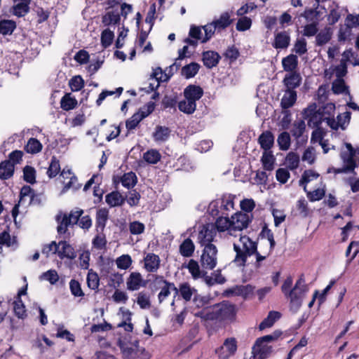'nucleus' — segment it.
Instances as JSON below:
<instances>
[{
	"label": "nucleus",
	"mask_w": 359,
	"mask_h": 359,
	"mask_svg": "<svg viewBox=\"0 0 359 359\" xmlns=\"http://www.w3.org/2000/svg\"><path fill=\"white\" fill-rule=\"evenodd\" d=\"M233 250L236 256L233 262L237 266H244L248 257L253 255L256 257V266L259 267L261 262L264 260L266 255H262L257 252V245L256 242L252 241L248 236H241L238 243H233Z\"/></svg>",
	"instance_id": "1"
},
{
	"label": "nucleus",
	"mask_w": 359,
	"mask_h": 359,
	"mask_svg": "<svg viewBox=\"0 0 359 359\" xmlns=\"http://www.w3.org/2000/svg\"><path fill=\"white\" fill-rule=\"evenodd\" d=\"M128 334L118 338L117 344L119 346L123 359H149L150 355L143 347L139 346L137 341L133 342L128 340Z\"/></svg>",
	"instance_id": "2"
},
{
	"label": "nucleus",
	"mask_w": 359,
	"mask_h": 359,
	"mask_svg": "<svg viewBox=\"0 0 359 359\" xmlns=\"http://www.w3.org/2000/svg\"><path fill=\"white\" fill-rule=\"evenodd\" d=\"M308 292V287L305 283L303 276H301L296 282L294 287L289 292L290 307L294 311H297L302 306L303 298Z\"/></svg>",
	"instance_id": "3"
},
{
	"label": "nucleus",
	"mask_w": 359,
	"mask_h": 359,
	"mask_svg": "<svg viewBox=\"0 0 359 359\" xmlns=\"http://www.w3.org/2000/svg\"><path fill=\"white\" fill-rule=\"evenodd\" d=\"M217 248L215 245H210L203 248L201 256V264L203 268L212 270L217 264Z\"/></svg>",
	"instance_id": "4"
},
{
	"label": "nucleus",
	"mask_w": 359,
	"mask_h": 359,
	"mask_svg": "<svg viewBox=\"0 0 359 359\" xmlns=\"http://www.w3.org/2000/svg\"><path fill=\"white\" fill-rule=\"evenodd\" d=\"M252 215L250 213L237 212L231 217V229L233 236H236V233L246 229L251 222Z\"/></svg>",
	"instance_id": "5"
},
{
	"label": "nucleus",
	"mask_w": 359,
	"mask_h": 359,
	"mask_svg": "<svg viewBox=\"0 0 359 359\" xmlns=\"http://www.w3.org/2000/svg\"><path fill=\"white\" fill-rule=\"evenodd\" d=\"M346 149L342 151L341 153V158L343 161V167L339 170L341 172H352L356 167V163L354 160L355 150L349 143L346 144Z\"/></svg>",
	"instance_id": "6"
},
{
	"label": "nucleus",
	"mask_w": 359,
	"mask_h": 359,
	"mask_svg": "<svg viewBox=\"0 0 359 359\" xmlns=\"http://www.w3.org/2000/svg\"><path fill=\"white\" fill-rule=\"evenodd\" d=\"M216 235L215 227L212 224H207L203 226L202 229L199 231L198 236V241L201 247H205L210 245H214L212 241Z\"/></svg>",
	"instance_id": "7"
},
{
	"label": "nucleus",
	"mask_w": 359,
	"mask_h": 359,
	"mask_svg": "<svg viewBox=\"0 0 359 359\" xmlns=\"http://www.w3.org/2000/svg\"><path fill=\"white\" fill-rule=\"evenodd\" d=\"M316 105L314 104L304 109V114L308 118V125L311 128H318L323 121L322 113L316 110Z\"/></svg>",
	"instance_id": "8"
},
{
	"label": "nucleus",
	"mask_w": 359,
	"mask_h": 359,
	"mask_svg": "<svg viewBox=\"0 0 359 359\" xmlns=\"http://www.w3.org/2000/svg\"><path fill=\"white\" fill-rule=\"evenodd\" d=\"M154 283L161 288L158 299L159 303H161L170 294V287L173 286V283L167 281L161 276H156L154 278Z\"/></svg>",
	"instance_id": "9"
},
{
	"label": "nucleus",
	"mask_w": 359,
	"mask_h": 359,
	"mask_svg": "<svg viewBox=\"0 0 359 359\" xmlns=\"http://www.w3.org/2000/svg\"><path fill=\"white\" fill-rule=\"evenodd\" d=\"M147 281L140 272H132L126 280V287L129 291H137L145 287Z\"/></svg>",
	"instance_id": "10"
},
{
	"label": "nucleus",
	"mask_w": 359,
	"mask_h": 359,
	"mask_svg": "<svg viewBox=\"0 0 359 359\" xmlns=\"http://www.w3.org/2000/svg\"><path fill=\"white\" fill-rule=\"evenodd\" d=\"M302 78L299 73L293 72L285 74L283 83L286 90H295L302 83Z\"/></svg>",
	"instance_id": "11"
},
{
	"label": "nucleus",
	"mask_w": 359,
	"mask_h": 359,
	"mask_svg": "<svg viewBox=\"0 0 359 359\" xmlns=\"http://www.w3.org/2000/svg\"><path fill=\"white\" fill-rule=\"evenodd\" d=\"M160 258L154 253H148L144 257V268L147 272L154 273L160 267Z\"/></svg>",
	"instance_id": "12"
},
{
	"label": "nucleus",
	"mask_w": 359,
	"mask_h": 359,
	"mask_svg": "<svg viewBox=\"0 0 359 359\" xmlns=\"http://www.w3.org/2000/svg\"><path fill=\"white\" fill-rule=\"evenodd\" d=\"M57 246H59L57 255L59 256L60 259L67 258L70 259H74L76 257V253L74 251V249L72 248L71 245H69L66 241H60L57 243Z\"/></svg>",
	"instance_id": "13"
},
{
	"label": "nucleus",
	"mask_w": 359,
	"mask_h": 359,
	"mask_svg": "<svg viewBox=\"0 0 359 359\" xmlns=\"http://www.w3.org/2000/svg\"><path fill=\"white\" fill-rule=\"evenodd\" d=\"M202 27L191 25L189 33V38H187L184 42L192 46H196L198 41L202 43Z\"/></svg>",
	"instance_id": "14"
},
{
	"label": "nucleus",
	"mask_w": 359,
	"mask_h": 359,
	"mask_svg": "<svg viewBox=\"0 0 359 359\" xmlns=\"http://www.w3.org/2000/svg\"><path fill=\"white\" fill-rule=\"evenodd\" d=\"M272 351L271 346L268 344H261L260 346L257 345V341L252 348V354L254 359H265Z\"/></svg>",
	"instance_id": "15"
},
{
	"label": "nucleus",
	"mask_w": 359,
	"mask_h": 359,
	"mask_svg": "<svg viewBox=\"0 0 359 359\" xmlns=\"http://www.w3.org/2000/svg\"><path fill=\"white\" fill-rule=\"evenodd\" d=\"M218 320L230 318L234 312V307L231 304L222 303L216 304Z\"/></svg>",
	"instance_id": "16"
},
{
	"label": "nucleus",
	"mask_w": 359,
	"mask_h": 359,
	"mask_svg": "<svg viewBox=\"0 0 359 359\" xmlns=\"http://www.w3.org/2000/svg\"><path fill=\"white\" fill-rule=\"evenodd\" d=\"M56 220L57 222V231L59 235H64V238H66L69 236V233L67 232L68 227L72 226L71 224H69V221L67 217V214H60L57 215Z\"/></svg>",
	"instance_id": "17"
},
{
	"label": "nucleus",
	"mask_w": 359,
	"mask_h": 359,
	"mask_svg": "<svg viewBox=\"0 0 359 359\" xmlns=\"http://www.w3.org/2000/svg\"><path fill=\"white\" fill-rule=\"evenodd\" d=\"M212 22L216 27L217 32H220L233 22V19L231 18L230 13L224 12L219 15L218 19H215Z\"/></svg>",
	"instance_id": "18"
},
{
	"label": "nucleus",
	"mask_w": 359,
	"mask_h": 359,
	"mask_svg": "<svg viewBox=\"0 0 359 359\" xmlns=\"http://www.w3.org/2000/svg\"><path fill=\"white\" fill-rule=\"evenodd\" d=\"M216 304L206 306L195 313V316L206 320H218Z\"/></svg>",
	"instance_id": "19"
},
{
	"label": "nucleus",
	"mask_w": 359,
	"mask_h": 359,
	"mask_svg": "<svg viewBox=\"0 0 359 359\" xmlns=\"http://www.w3.org/2000/svg\"><path fill=\"white\" fill-rule=\"evenodd\" d=\"M297 92L295 90H285L280 101V106L286 109L292 107L297 101Z\"/></svg>",
	"instance_id": "20"
},
{
	"label": "nucleus",
	"mask_w": 359,
	"mask_h": 359,
	"mask_svg": "<svg viewBox=\"0 0 359 359\" xmlns=\"http://www.w3.org/2000/svg\"><path fill=\"white\" fill-rule=\"evenodd\" d=\"M219 55L215 51L208 50L203 53V65L208 69H211L219 63Z\"/></svg>",
	"instance_id": "21"
},
{
	"label": "nucleus",
	"mask_w": 359,
	"mask_h": 359,
	"mask_svg": "<svg viewBox=\"0 0 359 359\" xmlns=\"http://www.w3.org/2000/svg\"><path fill=\"white\" fill-rule=\"evenodd\" d=\"M214 227H215V229H216L218 232L227 231L229 235L233 236V231H232V230H231V218H229L226 217H218L215 221Z\"/></svg>",
	"instance_id": "22"
},
{
	"label": "nucleus",
	"mask_w": 359,
	"mask_h": 359,
	"mask_svg": "<svg viewBox=\"0 0 359 359\" xmlns=\"http://www.w3.org/2000/svg\"><path fill=\"white\" fill-rule=\"evenodd\" d=\"M184 94L185 98L189 99L196 103V100H198L203 96V91L199 86L190 85L185 88Z\"/></svg>",
	"instance_id": "23"
},
{
	"label": "nucleus",
	"mask_w": 359,
	"mask_h": 359,
	"mask_svg": "<svg viewBox=\"0 0 359 359\" xmlns=\"http://www.w3.org/2000/svg\"><path fill=\"white\" fill-rule=\"evenodd\" d=\"M258 142L264 151H267L273 144L274 136L271 132L266 130L259 135Z\"/></svg>",
	"instance_id": "24"
},
{
	"label": "nucleus",
	"mask_w": 359,
	"mask_h": 359,
	"mask_svg": "<svg viewBox=\"0 0 359 359\" xmlns=\"http://www.w3.org/2000/svg\"><path fill=\"white\" fill-rule=\"evenodd\" d=\"M283 68L285 72L289 73L296 72V69L298 66V58L297 56L293 54H290L282 60Z\"/></svg>",
	"instance_id": "25"
},
{
	"label": "nucleus",
	"mask_w": 359,
	"mask_h": 359,
	"mask_svg": "<svg viewBox=\"0 0 359 359\" xmlns=\"http://www.w3.org/2000/svg\"><path fill=\"white\" fill-rule=\"evenodd\" d=\"M290 42V36L287 32H280L275 36L273 47L275 48H286Z\"/></svg>",
	"instance_id": "26"
},
{
	"label": "nucleus",
	"mask_w": 359,
	"mask_h": 359,
	"mask_svg": "<svg viewBox=\"0 0 359 359\" xmlns=\"http://www.w3.org/2000/svg\"><path fill=\"white\" fill-rule=\"evenodd\" d=\"M14 173V164L10 161H4L0 163V179L11 178Z\"/></svg>",
	"instance_id": "27"
},
{
	"label": "nucleus",
	"mask_w": 359,
	"mask_h": 359,
	"mask_svg": "<svg viewBox=\"0 0 359 359\" xmlns=\"http://www.w3.org/2000/svg\"><path fill=\"white\" fill-rule=\"evenodd\" d=\"M187 269L194 280L203 277L206 272L200 269L198 263L194 259H190L187 264Z\"/></svg>",
	"instance_id": "28"
},
{
	"label": "nucleus",
	"mask_w": 359,
	"mask_h": 359,
	"mask_svg": "<svg viewBox=\"0 0 359 359\" xmlns=\"http://www.w3.org/2000/svg\"><path fill=\"white\" fill-rule=\"evenodd\" d=\"M105 201L110 207H116L121 205L125 198L119 192L113 191L105 196Z\"/></svg>",
	"instance_id": "29"
},
{
	"label": "nucleus",
	"mask_w": 359,
	"mask_h": 359,
	"mask_svg": "<svg viewBox=\"0 0 359 359\" xmlns=\"http://www.w3.org/2000/svg\"><path fill=\"white\" fill-rule=\"evenodd\" d=\"M180 296L186 302H189L197 293V290L191 287L188 283L180 284Z\"/></svg>",
	"instance_id": "30"
},
{
	"label": "nucleus",
	"mask_w": 359,
	"mask_h": 359,
	"mask_svg": "<svg viewBox=\"0 0 359 359\" xmlns=\"http://www.w3.org/2000/svg\"><path fill=\"white\" fill-rule=\"evenodd\" d=\"M280 318V313L278 311H270L266 318L259 324V328L263 330L273 326L274 323Z\"/></svg>",
	"instance_id": "31"
},
{
	"label": "nucleus",
	"mask_w": 359,
	"mask_h": 359,
	"mask_svg": "<svg viewBox=\"0 0 359 359\" xmlns=\"http://www.w3.org/2000/svg\"><path fill=\"white\" fill-rule=\"evenodd\" d=\"M170 130L168 127L157 126L153 133V137L156 142H165L170 136Z\"/></svg>",
	"instance_id": "32"
},
{
	"label": "nucleus",
	"mask_w": 359,
	"mask_h": 359,
	"mask_svg": "<svg viewBox=\"0 0 359 359\" xmlns=\"http://www.w3.org/2000/svg\"><path fill=\"white\" fill-rule=\"evenodd\" d=\"M306 130V124L304 120H297L293 123L290 130L292 135L298 141L303 135Z\"/></svg>",
	"instance_id": "33"
},
{
	"label": "nucleus",
	"mask_w": 359,
	"mask_h": 359,
	"mask_svg": "<svg viewBox=\"0 0 359 359\" xmlns=\"http://www.w3.org/2000/svg\"><path fill=\"white\" fill-rule=\"evenodd\" d=\"M195 245L190 238L185 239L180 245V252L185 257H190L193 255Z\"/></svg>",
	"instance_id": "34"
},
{
	"label": "nucleus",
	"mask_w": 359,
	"mask_h": 359,
	"mask_svg": "<svg viewBox=\"0 0 359 359\" xmlns=\"http://www.w3.org/2000/svg\"><path fill=\"white\" fill-rule=\"evenodd\" d=\"M136 302L142 309H150L151 304L149 293L145 291L138 292L137 294Z\"/></svg>",
	"instance_id": "35"
},
{
	"label": "nucleus",
	"mask_w": 359,
	"mask_h": 359,
	"mask_svg": "<svg viewBox=\"0 0 359 359\" xmlns=\"http://www.w3.org/2000/svg\"><path fill=\"white\" fill-rule=\"evenodd\" d=\"M77 105V100L71 93H66L60 100V107L65 111L74 109Z\"/></svg>",
	"instance_id": "36"
},
{
	"label": "nucleus",
	"mask_w": 359,
	"mask_h": 359,
	"mask_svg": "<svg viewBox=\"0 0 359 359\" xmlns=\"http://www.w3.org/2000/svg\"><path fill=\"white\" fill-rule=\"evenodd\" d=\"M320 15V11L318 10V4L314 8H306L301 14V16L304 18L306 21L310 22H318V18Z\"/></svg>",
	"instance_id": "37"
},
{
	"label": "nucleus",
	"mask_w": 359,
	"mask_h": 359,
	"mask_svg": "<svg viewBox=\"0 0 359 359\" xmlns=\"http://www.w3.org/2000/svg\"><path fill=\"white\" fill-rule=\"evenodd\" d=\"M226 349V355L231 356L235 353L237 350V342L234 338H228L226 339L223 346H221L219 349L216 350V352H222L224 349Z\"/></svg>",
	"instance_id": "38"
},
{
	"label": "nucleus",
	"mask_w": 359,
	"mask_h": 359,
	"mask_svg": "<svg viewBox=\"0 0 359 359\" xmlns=\"http://www.w3.org/2000/svg\"><path fill=\"white\" fill-rule=\"evenodd\" d=\"M332 32L330 27H325L323 30L317 33L316 36V45L321 46L329 42L332 38Z\"/></svg>",
	"instance_id": "39"
},
{
	"label": "nucleus",
	"mask_w": 359,
	"mask_h": 359,
	"mask_svg": "<svg viewBox=\"0 0 359 359\" xmlns=\"http://www.w3.org/2000/svg\"><path fill=\"white\" fill-rule=\"evenodd\" d=\"M16 28V23L12 20H2L0 21V34L11 35Z\"/></svg>",
	"instance_id": "40"
},
{
	"label": "nucleus",
	"mask_w": 359,
	"mask_h": 359,
	"mask_svg": "<svg viewBox=\"0 0 359 359\" xmlns=\"http://www.w3.org/2000/svg\"><path fill=\"white\" fill-rule=\"evenodd\" d=\"M319 174L314 170H305L302 176V178L299 180V185L302 186L304 185V189L305 191H306V184L318 178Z\"/></svg>",
	"instance_id": "41"
},
{
	"label": "nucleus",
	"mask_w": 359,
	"mask_h": 359,
	"mask_svg": "<svg viewBox=\"0 0 359 359\" xmlns=\"http://www.w3.org/2000/svg\"><path fill=\"white\" fill-rule=\"evenodd\" d=\"M147 116V114L144 112H137L134 114L126 123L127 129L128 130L135 129L139 123Z\"/></svg>",
	"instance_id": "42"
},
{
	"label": "nucleus",
	"mask_w": 359,
	"mask_h": 359,
	"mask_svg": "<svg viewBox=\"0 0 359 359\" xmlns=\"http://www.w3.org/2000/svg\"><path fill=\"white\" fill-rule=\"evenodd\" d=\"M109 217V211L105 208L100 209L96 214V226L103 230L105 227L107 221Z\"/></svg>",
	"instance_id": "43"
},
{
	"label": "nucleus",
	"mask_w": 359,
	"mask_h": 359,
	"mask_svg": "<svg viewBox=\"0 0 359 359\" xmlns=\"http://www.w3.org/2000/svg\"><path fill=\"white\" fill-rule=\"evenodd\" d=\"M285 164L291 170L297 169L299 164V155L294 152L288 153L285 157Z\"/></svg>",
	"instance_id": "44"
},
{
	"label": "nucleus",
	"mask_w": 359,
	"mask_h": 359,
	"mask_svg": "<svg viewBox=\"0 0 359 359\" xmlns=\"http://www.w3.org/2000/svg\"><path fill=\"white\" fill-rule=\"evenodd\" d=\"M121 184L122 185L127 188L130 189L135 186L137 179L136 175L133 172H129L127 173H125L121 179Z\"/></svg>",
	"instance_id": "45"
},
{
	"label": "nucleus",
	"mask_w": 359,
	"mask_h": 359,
	"mask_svg": "<svg viewBox=\"0 0 359 359\" xmlns=\"http://www.w3.org/2000/svg\"><path fill=\"white\" fill-rule=\"evenodd\" d=\"M178 107L181 111L191 114L195 111L196 104L191 100L185 98L179 102Z\"/></svg>",
	"instance_id": "46"
},
{
	"label": "nucleus",
	"mask_w": 359,
	"mask_h": 359,
	"mask_svg": "<svg viewBox=\"0 0 359 359\" xmlns=\"http://www.w3.org/2000/svg\"><path fill=\"white\" fill-rule=\"evenodd\" d=\"M200 65L196 62H191L185 65L182 69V74L187 79L194 77L198 72Z\"/></svg>",
	"instance_id": "47"
},
{
	"label": "nucleus",
	"mask_w": 359,
	"mask_h": 359,
	"mask_svg": "<svg viewBox=\"0 0 359 359\" xmlns=\"http://www.w3.org/2000/svg\"><path fill=\"white\" fill-rule=\"evenodd\" d=\"M262 162L265 170L271 171L274 168L275 158L271 152L264 151L262 156Z\"/></svg>",
	"instance_id": "48"
},
{
	"label": "nucleus",
	"mask_w": 359,
	"mask_h": 359,
	"mask_svg": "<svg viewBox=\"0 0 359 359\" xmlns=\"http://www.w3.org/2000/svg\"><path fill=\"white\" fill-rule=\"evenodd\" d=\"M161 154L156 149H150L144 154V160L150 164H156L161 160Z\"/></svg>",
	"instance_id": "49"
},
{
	"label": "nucleus",
	"mask_w": 359,
	"mask_h": 359,
	"mask_svg": "<svg viewBox=\"0 0 359 359\" xmlns=\"http://www.w3.org/2000/svg\"><path fill=\"white\" fill-rule=\"evenodd\" d=\"M42 149L41 143L36 138H31L29 140L27 145L25 146V150L29 154H36L41 151Z\"/></svg>",
	"instance_id": "50"
},
{
	"label": "nucleus",
	"mask_w": 359,
	"mask_h": 359,
	"mask_svg": "<svg viewBox=\"0 0 359 359\" xmlns=\"http://www.w3.org/2000/svg\"><path fill=\"white\" fill-rule=\"evenodd\" d=\"M277 142L280 150H287L290 147V134L287 132L281 133L278 137Z\"/></svg>",
	"instance_id": "51"
},
{
	"label": "nucleus",
	"mask_w": 359,
	"mask_h": 359,
	"mask_svg": "<svg viewBox=\"0 0 359 359\" xmlns=\"http://www.w3.org/2000/svg\"><path fill=\"white\" fill-rule=\"evenodd\" d=\"M133 260L129 255H123L116 259V264L118 269L126 270L132 265Z\"/></svg>",
	"instance_id": "52"
},
{
	"label": "nucleus",
	"mask_w": 359,
	"mask_h": 359,
	"mask_svg": "<svg viewBox=\"0 0 359 359\" xmlns=\"http://www.w3.org/2000/svg\"><path fill=\"white\" fill-rule=\"evenodd\" d=\"M13 310L15 314L21 319H24L27 316L25 304L20 298H18L13 302Z\"/></svg>",
	"instance_id": "53"
},
{
	"label": "nucleus",
	"mask_w": 359,
	"mask_h": 359,
	"mask_svg": "<svg viewBox=\"0 0 359 359\" xmlns=\"http://www.w3.org/2000/svg\"><path fill=\"white\" fill-rule=\"evenodd\" d=\"M202 28L205 32L202 39V43H206L213 36L215 33L216 32H217V29L212 22L203 26Z\"/></svg>",
	"instance_id": "54"
},
{
	"label": "nucleus",
	"mask_w": 359,
	"mask_h": 359,
	"mask_svg": "<svg viewBox=\"0 0 359 359\" xmlns=\"http://www.w3.org/2000/svg\"><path fill=\"white\" fill-rule=\"evenodd\" d=\"M128 229L132 235H140L144 232L145 225L139 221H133L129 223Z\"/></svg>",
	"instance_id": "55"
},
{
	"label": "nucleus",
	"mask_w": 359,
	"mask_h": 359,
	"mask_svg": "<svg viewBox=\"0 0 359 359\" xmlns=\"http://www.w3.org/2000/svg\"><path fill=\"white\" fill-rule=\"evenodd\" d=\"M99 282L100 279L97 273L90 271L87 275L88 287L91 290H95L99 287Z\"/></svg>",
	"instance_id": "56"
},
{
	"label": "nucleus",
	"mask_w": 359,
	"mask_h": 359,
	"mask_svg": "<svg viewBox=\"0 0 359 359\" xmlns=\"http://www.w3.org/2000/svg\"><path fill=\"white\" fill-rule=\"evenodd\" d=\"M29 4L17 3L13 6V14L18 17H23L29 11Z\"/></svg>",
	"instance_id": "57"
},
{
	"label": "nucleus",
	"mask_w": 359,
	"mask_h": 359,
	"mask_svg": "<svg viewBox=\"0 0 359 359\" xmlns=\"http://www.w3.org/2000/svg\"><path fill=\"white\" fill-rule=\"evenodd\" d=\"M120 21V15L118 13H114V12H108L102 17V23L107 26L109 25H115L118 23Z\"/></svg>",
	"instance_id": "58"
},
{
	"label": "nucleus",
	"mask_w": 359,
	"mask_h": 359,
	"mask_svg": "<svg viewBox=\"0 0 359 359\" xmlns=\"http://www.w3.org/2000/svg\"><path fill=\"white\" fill-rule=\"evenodd\" d=\"M72 91H79L84 86V81L81 76H74L69 81Z\"/></svg>",
	"instance_id": "59"
},
{
	"label": "nucleus",
	"mask_w": 359,
	"mask_h": 359,
	"mask_svg": "<svg viewBox=\"0 0 359 359\" xmlns=\"http://www.w3.org/2000/svg\"><path fill=\"white\" fill-rule=\"evenodd\" d=\"M24 180L28 183L33 184L36 182V170L29 165H26L23 169Z\"/></svg>",
	"instance_id": "60"
},
{
	"label": "nucleus",
	"mask_w": 359,
	"mask_h": 359,
	"mask_svg": "<svg viewBox=\"0 0 359 359\" xmlns=\"http://www.w3.org/2000/svg\"><path fill=\"white\" fill-rule=\"evenodd\" d=\"M351 35V28L346 25L345 23L343 25H340L339 32H338V41H346L348 40Z\"/></svg>",
	"instance_id": "61"
},
{
	"label": "nucleus",
	"mask_w": 359,
	"mask_h": 359,
	"mask_svg": "<svg viewBox=\"0 0 359 359\" xmlns=\"http://www.w3.org/2000/svg\"><path fill=\"white\" fill-rule=\"evenodd\" d=\"M60 170L59 161L55 157H53L51 162L47 170V174L50 178L55 177Z\"/></svg>",
	"instance_id": "62"
},
{
	"label": "nucleus",
	"mask_w": 359,
	"mask_h": 359,
	"mask_svg": "<svg viewBox=\"0 0 359 359\" xmlns=\"http://www.w3.org/2000/svg\"><path fill=\"white\" fill-rule=\"evenodd\" d=\"M318 22H315L313 23L311 22L309 24L306 25L304 27L302 34L304 36L311 37L316 35L318 33Z\"/></svg>",
	"instance_id": "63"
},
{
	"label": "nucleus",
	"mask_w": 359,
	"mask_h": 359,
	"mask_svg": "<svg viewBox=\"0 0 359 359\" xmlns=\"http://www.w3.org/2000/svg\"><path fill=\"white\" fill-rule=\"evenodd\" d=\"M302 159L303 161L312 165L316 161V149L313 147H308L304 151Z\"/></svg>",
	"instance_id": "64"
}]
</instances>
